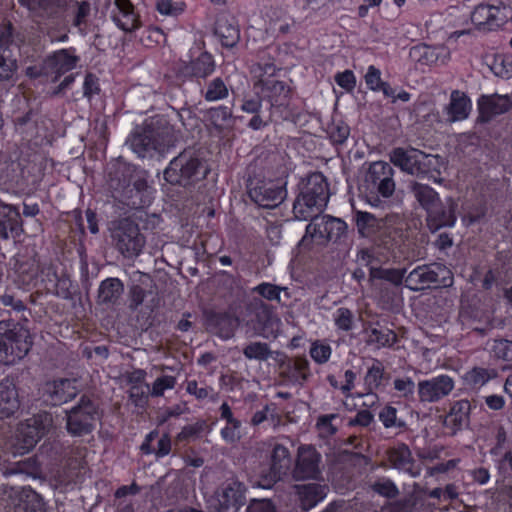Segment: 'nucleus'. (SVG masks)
Returning a JSON list of instances; mask_svg holds the SVG:
<instances>
[{"instance_id":"1","label":"nucleus","mask_w":512,"mask_h":512,"mask_svg":"<svg viewBox=\"0 0 512 512\" xmlns=\"http://www.w3.org/2000/svg\"><path fill=\"white\" fill-rule=\"evenodd\" d=\"M326 178L320 172L310 174L293 204V214L298 220H309L321 214L329 200Z\"/></svg>"},{"instance_id":"2","label":"nucleus","mask_w":512,"mask_h":512,"mask_svg":"<svg viewBox=\"0 0 512 512\" xmlns=\"http://www.w3.org/2000/svg\"><path fill=\"white\" fill-rule=\"evenodd\" d=\"M207 173V167L195 152L184 150L170 161L163 174L169 184L187 188L204 179Z\"/></svg>"},{"instance_id":"3","label":"nucleus","mask_w":512,"mask_h":512,"mask_svg":"<svg viewBox=\"0 0 512 512\" xmlns=\"http://www.w3.org/2000/svg\"><path fill=\"white\" fill-rule=\"evenodd\" d=\"M32 347L29 330L11 320L0 321V362L14 364L24 358Z\"/></svg>"},{"instance_id":"4","label":"nucleus","mask_w":512,"mask_h":512,"mask_svg":"<svg viewBox=\"0 0 512 512\" xmlns=\"http://www.w3.org/2000/svg\"><path fill=\"white\" fill-rule=\"evenodd\" d=\"M131 149L142 158L163 154L173 145V134L169 126L147 124L137 129L128 139Z\"/></svg>"},{"instance_id":"5","label":"nucleus","mask_w":512,"mask_h":512,"mask_svg":"<svg viewBox=\"0 0 512 512\" xmlns=\"http://www.w3.org/2000/svg\"><path fill=\"white\" fill-rule=\"evenodd\" d=\"M100 419L98 403L83 394L75 406L65 411V428L72 437H84L93 433Z\"/></svg>"},{"instance_id":"6","label":"nucleus","mask_w":512,"mask_h":512,"mask_svg":"<svg viewBox=\"0 0 512 512\" xmlns=\"http://www.w3.org/2000/svg\"><path fill=\"white\" fill-rule=\"evenodd\" d=\"M453 273L439 263L423 264L415 267L405 277V286L411 291H422L434 287H450Z\"/></svg>"},{"instance_id":"7","label":"nucleus","mask_w":512,"mask_h":512,"mask_svg":"<svg viewBox=\"0 0 512 512\" xmlns=\"http://www.w3.org/2000/svg\"><path fill=\"white\" fill-rule=\"evenodd\" d=\"M111 237L116 249L126 258L138 256L145 245L138 225L129 218L112 223Z\"/></svg>"},{"instance_id":"8","label":"nucleus","mask_w":512,"mask_h":512,"mask_svg":"<svg viewBox=\"0 0 512 512\" xmlns=\"http://www.w3.org/2000/svg\"><path fill=\"white\" fill-rule=\"evenodd\" d=\"M247 190L250 199L259 207L272 209L287 196L286 183L272 179H260L249 175Z\"/></svg>"},{"instance_id":"9","label":"nucleus","mask_w":512,"mask_h":512,"mask_svg":"<svg viewBox=\"0 0 512 512\" xmlns=\"http://www.w3.org/2000/svg\"><path fill=\"white\" fill-rule=\"evenodd\" d=\"M394 169L385 161H375L370 164L365 175V183L372 196L368 199L372 205L380 202L378 195L384 198L391 197L395 192Z\"/></svg>"},{"instance_id":"10","label":"nucleus","mask_w":512,"mask_h":512,"mask_svg":"<svg viewBox=\"0 0 512 512\" xmlns=\"http://www.w3.org/2000/svg\"><path fill=\"white\" fill-rule=\"evenodd\" d=\"M239 317L247 325H251L258 335L264 337H266V332L269 329L280 323V319L274 313L273 308L258 297L245 302Z\"/></svg>"},{"instance_id":"11","label":"nucleus","mask_w":512,"mask_h":512,"mask_svg":"<svg viewBox=\"0 0 512 512\" xmlns=\"http://www.w3.org/2000/svg\"><path fill=\"white\" fill-rule=\"evenodd\" d=\"M52 425L53 417L47 412L38 413L20 423L16 432V441L22 453L30 451Z\"/></svg>"},{"instance_id":"12","label":"nucleus","mask_w":512,"mask_h":512,"mask_svg":"<svg viewBox=\"0 0 512 512\" xmlns=\"http://www.w3.org/2000/svg\"><path fill=\"white\" fill-rule=\"evenodd\" d=\"M310 223L306 227V236L321 241L338 242L347 234V224L340 218L329 215H317L309 218Z\"/></svg>"},{"instance_id":"13","label":"nucleus","mask_w":512,"mask_h":512,"mask_svg":"<svg viewBox=\"0 0 512 512\" xmlns=\"http://www.w3.org/2000/svg\"><path fill=\"white\" fill-rule=\"evenodd\" d=\"M291 463L289 449L282 444H275L270 456V467L267 471L261 472L258 485L265 489L272 488L274 484L287 475Z\"/></svg>"},{"instance_id":"14","label":"nucleus","mask_w":512,"mask_h":512,"mask_svg":"<svg viewBox=\"0 0 512 512\" xmlns=\"http://www.w3.org/2000/svg\"><path fill=\"white\" fill-rule=\"evenodd\" d=\"M321 454L311 445L298 448L294 467L291 471L295 481L318 480L321 476Z\"/></svg>"},{"instance_id":"15","label":"nucleus","mask_w":512,"mask_h":512,"mask_svg":"<svg viewBox=\"0 0 512 512\" xmlns=\"http://www.w3.org/2000/svg\"><path fill=\"white\" fill-rule=\"evenodd\" d=\"M279 377L287 383L303 386L310 378L309 362L306 358H290L280 351L275 352Z\"/></svg>"},{"instance_id":"16","label":"nucleus","mask_w":512,"mask_h":512,"mask_svg":"<svg viewBox=\"0 0 512 512\" xmlns=\"http://www.w3.org/2000/svg\"><path fill=\"white\" fill-rule=\"evenodd\" d=\"M455 382L448 375H439L431 379L419 381L417 393L422 403H435L447 397L454 389Z\"/></svg>"},{"instance_id":"17","label":"nucleus","mask_w":512,"mask_h":512,"mask_svg":"<svg viewBox=\"0 0 512 512\" xmlns=\"http://www.w3.org/2000/svg\"><path fill=\"white\" fill-rule=\"evenodd\" d=\"M457 202L448 197L444 202L439 199L427 212L426 223L428 229L434 233L443 227H452L456 222Z\"/></svg>"},{"instance_id":"18","label":"nucleus","mask_w":512,"mask_h":512,"mask_svg":"<svg viewBox=\"0 0 512 512\" xmlns=\"http://www.w3.org/2000/svg\"><path fill=\"white\" fill-rule=\"evenodd\" d=\"M472 403L467 399H461L452 403L449 412L443 417V427L449 436H455L458 432L470 425Z\"/></svg>"},{"instance_id":"19","label":"nucleus","mask_w":512,"mask_h":512,"mask_svg":"<svg viewBox=\"0 0 512 512\" xmlns=\"http://www.w3.org/2000/svg\"><path fill=\"white\" fill-rule=\"evenodd\" d=\"M76 379L61 378L45 383L44 396L52 405L57 406L76 398L79 393Z\"/></svg>"},{"instance_id":"20","label":"nucleus","mask_w":512,"mask_h":512,"mask_svg":"<svg viewBox=\"0 0 512 512\" xmlns=\"http://www.w3.org/2000/svg\"><path fill=\"white\" fill-rule=\"evenodd\" d=\"M512 107V97L509 95H482L478 99V121L487 123L498 115L508 112Z\"/></svg>"},{"instance_id":"21","label":"nucleus","mask_w":512,"mask_h":512,"mask_svg":"<svg viewBox=\"0 0 512 512\" xmlns=\"http://www.w3.org/2000/svg\"><path fill=\"white\" fill-rule=\"evenodd\" d=\"M258 83L262 86V94L270 102L272 113L289 105L290 88L284 82L272 78L260 77Z\"/></svg>"},{"instance_id":"22","label":"nucleus","mask_w":512,"mask_h":512,"mask_svg":"<svg viewBox=\"0 0 512 512\" xmlns=\"http://www.w3.org/2000/svg\"><path fill=\"white\" fill-rule=\"evenodd\" d=\"M23 232L19 210L9 204L0 205V238H16Z\"/></svg>"},{"instance_id":"23","label":"nucleus","mask_w":512,"mask_h":512,"mask_svg":"<svg viewBox=\"0 0 512 512\" xmlns=\"http://www.w3.org/2000/svg\"><path fill=\"white\" fill-rule=\"evenodd\" d=\"M79 61V57L74 55L71 50L62 49L54 52L52 55L48 56L44 61V69L45 73H55L56 76L53 81H57V79L65 74L66 72L72 70L76 67L77 62Z\"/></svg>"},{"instance_id":"24","label":"nucleus","mask_w":512,"mask_h":512,"mask_svg":"<svg viewBox=\"0 0 512 512\" xmlns=\"http://www.w3.org/2000/svg\"><path fill=\"white\" fill-rule=\"evenodd\" d=\"M111 13L114 23L123 31L132 32L140 25L130 0H114V9Z\"/></svg>"},{"instance_id":"25","label":"nucleus","mask_w":512,"mask_h":512,"mask_svg":"<svg viewBox=\"0 0 512 512\" xmlns=\"http://www.w3.org/2000/svg\"><path fill=\"white\" fill-rule=\"evenodd\" d=\"M500 14V7L479 4L472 12L471 20L476 26H487L488 30H493L506 22L507 16Z\"/></svg>"},{"instance_id":"26","label":"nucleus","mask_w":512,"mask_h":512,"mask_svg":"<svg viewBox=\"0 0 512 512\" xmlns=\"http://www.w3.org/2000/svg\"><path fill=\"white\" fill-rule=\"evenodd\" d=\"M388 459L394 468L402 470L412 477L420 475V467L416 466L412 452L406 444L402 443L390 449L388 451Z\"/></svg>"},{"instance_id":"27","label":"nucleus","mask_w":512,"mask_h":512,"mask_svg":"<svg viewBox=\"0 0 512 512\" xmlns=\"http://www.w3.org/2000/svg\"><path fill=\"white\" fill-rule=\"evenodd\" d=\"M444 164V158L440 155L427 154L420 150L414 176L433 179L435 182L441 183L442 179H437L436 175L441 174Z\"/></svg>"},{"instance_id":"28","label":"nucleus","mask_w":512,"mask_h":512,"mask_svg":"<svg viewBox=\"0 0 512 512\" xmlns=\"http://www.w3.org/2000/svg\"><path fill=\"white\" fill-rule=\"evenodd\" d=\"M300 502V507L308 511L326 496L327 486L318 483L296 484L293 486Z\"/></svg>"},{"instance_id":"29","label":"nucleus","mask_w":512,"mask_h":512,"mask_svg":"<svg viewBox=\"0 0 512 512\" xmlns=\"http://www.w3.org/2000/svg\"><path fill=\"white\" fill-rule=\"evenodd\" d=\"M20 408L15 384L8 378L0 382V418L13 416Z\"/></svg>"},{"instance_id":"30","label":"nucleus","mask_w":512,"mask_h":512,"mask_svg":"<svg viewBox=\"0 0 512 512\" xmlns=\"http://www.w3.org/2000/svg\"><path fill=\"white\" fill-rule=\"evenodd\" d=\"M72 0H18V3L38 16L54 17L66 9Z\"/></svg>"},{"instance_id":"31","label":"nucleus","mask_w":512,"mask_h":512,"mask_svg":"<svg viewBox=\"0 0 512 512\" xmlns=\"http://www.w3.org/2000/svg\"><path fill=\"white\" fill-rule=\"evenodd\" d=\"M246 488L243 483L236 479H231L222 488L219 494L220 505L225 508H235L245 504Z\"/></svg>"},{"instance_id":"32","label":"nucleus","mask_w":512,"mask_h":512,"mask_svg":"<svg viewBox=\"0 0 512 512\" xmlns=\"http://www.w3.org/2000/svg\"><path fill=\"white\" fill-rule=\"evenodd\" d=\"M239 322L240 317L234 318L226 313H214L208 318V327L214 334L227 340L234 336Z\"/></svg>"},{"instance_id":"33","label":"nucleus","mask_w":512,"mask_h":512,"mask_svg":"<svg viewBox=\"0 0 512 512\" xmlns=\"http://www.w3.org/2000/svg\"><path fill=\"white\" fill-rule=\"evenodd\" d=\"M219 410L221 419L226 422L220 432L222 439L229 444L237 443L242 438V422L234 417L230 406L226 402L220 406Z\"/></svg>"},{"instance_id":"34","label":"nucleus","mask_w":512,"mask_h":512,"mask_svg":"<svg viewBox=\"0 0 512 512\" xmlns=\"http://www.w3.org/2000/svg\"><path fill=\"white\" fill-rule=\"evenodd\" d=\"M445 110L448 115L447 122L462 121L469 116L471 110L470 99L463 92L453 90L450 95V102Z\"/></svg>"},{"instance_id":"35","label":"nucleus","mask_w":512,"mask_h":512,"mask_svg":"<svg viewBox=\"0 0 512 512\" xmlns=\"http://www.w3.org/2000/svg\"><path fill=\"white\" fill-rule=\"evenodd\" d=\"M419 152L420 150L413 147L406 149L397 147L390 152L389 158L391 163L399 167L401 171L414 176Z\"/></svg>"},{"instance_id":"36","label":"nucleus","mask_w":512,"mask_h":512,"mask_svg":"<svg viewBox=\"0 0 512 512\" xmlns=\"http://www.w3.org/2000/svg\"><path fill=\"white\" fill-rule=\"evenodd\" d=\"M124 292V284L118 278H107L100 283L98 289V303L116 305Z\"/></svg>"},{"instance_id":"37","label":"nucleus","mask_w":512,"mask_h":512,"mask_svg":"<svg viewBox=\"0 0 512 512\" xmlns=\"http://www.w3.org/2000/svg\"><path fill=\"white\" fill-rule=\"evenodd\" d=\"M408 190L426 212L440 199L439 194L431 186L416 180L409 182Z\"/></svg>"},{"instance_id":"38","label":"nucleus","mask_w":512,"mask_h":512,"mask_svg":"<svg viewBox=\"0 0 512 512\" xmlns=\"http://www.w3.org/2000/svg\"><path fill=\"white\" fill-rule=\"evenodd\" d=\"M215 34L222 45L227 48L234 47L240 40V31L233 19L220 17L216 21Z\"/></svg>"},{"instance_id":"39","label":"nucleus","mask_w":512,"mask_h":512,"mask_svg":"<svg viewBox=\"0 0 512 512\" xmlns=\"http://www.w3.org/2000/svg\"><path fill=\"white\" fill-rule=\"evenodd\" d=\"M355 222L358 233L366 238L374 235L384 225L383 219H379L375 215L364 211L355 212Z\"/></svg>"},{"instance_id":"40","label":"nucleus","mask_w":512,"mask_h":512,"mask_svg":"<svg viewBox=\"0 0 512 512\" xmlns=\"http://www.w3.org/2000/svg\"><path fill=\"white\" fill-rule=\"evenodd\" d=\"M215 70V63L212 55L207 52L201 53L196 59L186 66V71L197 78H206Z\"/></svg>"},{"instance_id":"41","label":"nucleus","mask_w":512,"mask_h":512,"mask_svg":"<svg viewBox=\"0 0 512 512\" xmlns=\"http://www.w3.org/2000/svg\"><path fill=\"white\" fill-rule=\"evenodd\" d=\"M275 352L271 350L268 343L261 341H251L242 349V353L247 360L259 362L267 361L269 358L274 359Z\"/></svg>"},{"instance_id":"42","label":"nucleus","mask_w":512,"mask_h":512,"mask_svg":"<svg viewBox=\"0 0 512 512\" xmlns=\"http://www.w3.org/2000/svg\"><path fill=\"white\" fill-rule=\"evenodd\" d=\"M138 283H134L129 289V309L135 311L143 304L146 297V287L152 282L149 275L138 273Z\"/></svg>"},{"instance_id":"43","label":"nucleus","mask_w":512,"mask_h":512,"mask_svg":"<svg viewBox=\"0 0 512 512\" xmlns=\"http://www.w3.org/2000/svg\"><path fill=\"white\" fill-rule=\"evenodd\" d=\"M405 273L406 269L370 267L369 278L370 280H385L395 286H399L403 283V281L405 282Z\"/></svg>"},{"instance_id":"44","label":"nucleus","mask_w":512,"mask_h":512,"mask_svg":"<svg viewBox=\"0 0 512 512\" xmlns=\"http://www.w3.org/2000/svg\"><path fill=\"white\" fill-rule=\"evenodd\" d=\"M204 99L208 102H216L226 99L229 95V89L224 80L220 77H216L206 84L204 90H202Z\"/></svg>"},{"instance_id":"45","label":"nucleus","mask_w":512,"mask_h":512,"mask_svg":"<svg viewBox=\"0 0 512 512\" xmlns=\"http://www.w3.org/2000/svg\"><path fill=\"white\" fill-rule=\"evenodd\" d=\"M397 340V335L393 330L373 327L369 330L367 344H376L377 348L391 347Z\"/></svg>"},{"instance_id":"46","label":"nucleus","mask_w":512,"mask_h":512,"mask_svg":"<svg viewBox=\"0 0 512 512\" xmlns=\"http://www.w3.org/2000/svg\"><path fill=\"white\" fill-rule=\"evenodd\" d=\"M496 376L497 373L494 369L475 367L465 374L464 381L471 388H480Z\"/></svg>"},{"instance_id":"47","label":"nucleus","mask_w":512,"mask_h":512,"mask_svg":"<svg viewBox=\"0 0 512 512\" xmlns=\"http://www.w3.org/2000/svg\"><path fill=\"white\" fill-rule=\"evenodd\" d=\"M409 56L413 61L424 65L436 63L439 57L436 48L426 44L413 46L409 51Z\"/></svg>"},{"instance_id":"48","label":"nucleus","mask_w":512,"mask_h":512,"mask_svg":"<svg viewBox=\"0 0 512 512\" xmlns=\"http://www.w3.org/2000/svg\"><path fill=\"white\" fill-rule=\"evenodd\" d=\"M252 291L268 301H277L278 303H281V292H284L287 298L290 297L287 287L278 286L268 282L260 283L254 287Z\"/></svg>"},{"instance_id":"49","label":"nucleus","mask_w":512,"mask_h":512,"mask_svg":"<svg viewBox=\"0 0 512 512\" xmlns=\"http://www.w3.org/2000/svg\"><path fill=\"white\" fill-rule=\"evenodd\" d=\"M70 11L72 17V24L75 27H80L86 23L87 17L90 14V4L87 1L72 0L70 5L65 9Z\"/></svg>"},{"instance_id":"50","label":"nucleus","mask_w":512,"mask_h":512,"mask_svg":"<svg viewBox=\"0 0 512 512\" xmlns=\"http://www.w3.org/2000/svg\"><path fill=\"white\" fill-rule=\"evenodd\" d=\"M210 121L218 128L223 129L227 127L232 121V109L227 106H218L210 108L207 111Z\"/></svg>"},{"instance_id":"51","label":"nucleus","mask_w":512,"mask_h":512,"mask_svg":"<svg viewBox=\"0 0 512 512\" xmlns=\"http://www.w3.org/2000/svg\"><path fill=\"white\" fill-rule=\"evenodd\" d=\"M373 492L388 499H394L399 495V489L389 478H380L370 484Z\"/></svg>"},{"instance_id":"52","label":"nucleus","mask_w":512,"mask_h":512,"mask_svg":"<svg viewBox=\"0 0 512 512\" xmlns=\"http://www.w3.org/2000/svg\"><path fill=\"white\" fill-rule=\"evenodd\" d=\"M490 349L496 358L512 363V340L495 339Z\"/></svg>"},{"instance_id":"53","label":"nucleus","mask_w":512,"mask_h":512,"mask_svg":"<svg viewBox=\"0 0 512 512\" xmlns=\"http://www.w3.org/2000/svg\"><path fill=\"white\" fill-rule=\"evenodd\" d=\"M328 134L334 144H343L350 135V128L342 120L333 121L328 127Z\"/></svg>"},{"instance_id":"54","label":"nucleus","mask_w":512,"mask_h":512,"mask_svg":"<svg viewBox=\"0 0 512 512\" xmlns=\"http://www.w3.org/2000/svg\"><path fill=\"white\" fill-rule=\"evenodd\" d=\"M383 376L384 367L380 361L375 360L365 376V384L368 386L369 390L378 388L381 385Z\"/></svg>"},{"instance_id":"55","label":"nucleus","mask_w":512,"mask_h":512,"mask_svg":"<svg viewBox=\"0 0 512 512\" xmlns=\"http://www.w3.org/2000/svg\"><path fill=\"white\" fill-rule=\"evenodd\" d=\"M379 419L385 428H404L406 423L397 418V409L392 406H385L379 413Z\"/></svg>"},{"instance_id":"56","label":"nucleus","mask_w":512,"mask_h":512,"mask_svg":"<svg viewBox=\"0 0 512 512\" xmlns=\"http://www.w3.org/2000/svg\"><path fill=\"white\" fill-rule=\"evenodd\" d=\"M7 52L0 47V81L10 79L17 68L16 61L7 55Z\"/></svg>"},{"instance_id":"57","label":"nucleus","mask_w":512,"mask_h":512,"mask_svg":"<svg viewBox=\"0 0 512 512\" xmlns=\"http://www.w3.org/2000/svg\"><path fill=\"white\" fill-rule=\"evenodd\" d=\"M335 325L343 331H349L353 327V312L345 307L338 308L334 314Z\"/></svg>"},{"instance_id":"58","label":"nucleus","mask_w":512,"mask_h":512,"mask_svg":"<svg viewBox=\"0 0 512 512\" xmlns=\"http://www.w3.org/2000/svg\"><path fill=\"white\" fill-rule=\"evenodd\" d=\"M186 391L195 396L198 400H204L210 398L211 400H215L213 394V388L208 386L199 387L197 381L191 380L187 382Z\"/></svg>"},{"instance_id":"59","label":"nucleus","mask_w":512,"mask_h":512,"mask_svg":"<svg viewBox=\"0 0 512 512\" xmlns=\"http://www.w3.org/2000/svg\"><path fill=\"white\" fill-rule=\"evenodd\" d=\"M310 355L315 362L319 364L326 363L331 355V347L326 344L315 342L311 346Z\"/></svg>"},{"instance_id":"60","label":"nucleus","mask_w":512,"mask_h":512,"mask_svg":"<svg viewBox=\"0 0 512 512\" xmlns=\"http://www.w3.org/2000/svg\"><path fill=\"white\" fill-rule=\"evenodd\" d=\"M204 428V421L196 422L195 424L192 425H187L183 427L181 432L177 435V440L182 442L197 438L203 432Z\"/></svg>"},{"instance_id":"61","label":"nucleus","mask_w":512,"mask_h":512,"mask_svg":"<svg viewBox=\"0 0 512 512\" xmlns=\"http://www.w3.org/2000/svg\"><path fill=\"white\" fill-rule=\"evenodd\" d=\"M183 3H173L171 0H159L156 8L158 12L165 16H178L184 10Z\"/></svg>"},{"instance_id":"62","label":"nucleus","mask_w":512,"mask_h":512,"mask_svg":"<svg viewBox=\"0 0 512 512\" xmlns=\"http://www.w3.org/2000/svg\"><path fill=\"white\" fill-rule=\"evenodd\" d=\"M176 379L173 376H162L157 378L152 386L151 395L155 397L162 396L166 389H173Z\"/></svg>"},{"instance_id":"63","label":"nucleus","mask_w":512,"mask_h":512,"mask_svg":"<svg viewBox=\"0 0 512 512\" xmlns=\"http://www.w3.org/2000/svg\"><path fill=\"white\" fill-rule=\"evenodd\" d=\"M148 390V384L131 386L129 397L136 406H143L147 402Z\"/></svg>"},{"instance_id":"64","label":"nucleus","mask_w":512,"mask_h":512,"mask_svg":"<svg viewBox=\"0 0 512 512\" xmlns=\"http://www.w3.org/2000/svg\"><path fill=\"white\" fill-rule=\"evenodd\" d=\"M394 388L400 392L404 397H409L414 394L415 383L409 378H397L394 380Z\"/></svg>"}]
</instances>
